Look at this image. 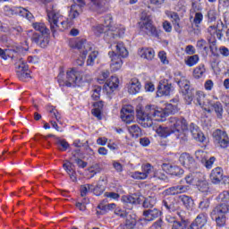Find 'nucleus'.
<instances>
[{"label":"nucleus","mask_w":229,"mask_h":229,"mask_svg":"<svg viewBox=\"0 0 229 229\" xmlns=\"http://www.w3.org/2000/svg\"><path fill=\"white\" fill-rule=\"evenodd\" d=\"M153 130L159 135V137H169L171 133H174L176 140L180 144H185L189 138L187 133L189 130L195 140L198 142H205V134L199 131L198 125L191 123L190 126L187 124V120L183 118L171 117L166 127L159 125L158 127L154 126Z\"/></svg>","instance_id":"obj_1"},{"label":"nucleus","mask_w":229,"mask_h":229,"mask_svg":"<svg viewBox=\"0 0 229 229\" xmlns=\"http://www.w3.org/2000/svg\"><path fill=\"white\" fill-rule=\"evenodd\" d=\"M91 30L96 37H101L104 33V40L109 44L115 42V38L119 37H124L126 31L123 25L112 27V16L110 15L105 19V25L97 23L92 26Z\"/></svg>","instance_id":"obj_2"},{"label":"nucleus","mask_w":229,"mask_h":229,"mask_svg":"<svg viewBox=\"0 0 229 229\" xmlns=\"http://www.w3.org/2000/svg\"><path fill=\"white\" fill-rule=\"evenodd\" d=\"M167 116L168 114L165 109L157 107L156 106H146L143 111L137 112L138 123L143 128H151L153 126V121L164 123Z\"/></svg>","instance_id":"obj_3"},{"label":"nucleus","mask_w":229,"mask_h":229,"mask_svg":"<svg viewBox=\"0 0 229 229\" xmlns=\"http://www.w3.org/2000/svg\"><path fill=\"white\" fill-rule=\"evenodd\" d=\"M177 83L182 92L186 97L185 99H188L190 102L193 101L195 105H199L201 108L206 110V112H210V109H207L212 105V100L207 98V95L203 91H196L193 94V97L191 96V83L185 79V77L181 76L177 77Z\"/></svg>","instance_id":"obj_4"},{"label":"nucleus","mask_w":229,"mask_h":229,"mask_svg":"<svg viewBox=\"0 0 229 229\" xmlns=\"http://www.w3.org/2000/svg\"><path fill=\"white\" fill-rule=\"evenodd\" d=\"M58 83L60 87H81L86 81H89L87 75H84L81 72L72 69L66 72V78L64 73H59Z\"/></svg>","instance_id":"obj_5"},{"label":"nucleus","mask_w":229,"mask_h":229,"mask_svg":"<svg viewBox=\"0 0 229 229\" xmlns=\"http://www.w3.org/2000/svg\"><path fill=\"white\" fill-rule=\"evenodd\" d=\"M112 51L108 53V56L111 60L110 70L112 72H117L123 67V58L128 56V50L123 42H119L116 45H111Z\"/></svg>","instance_id":"obj_6"},{"label":"nucleus","mask_w":229,"mask_h":229,"mask_svg":"<svg viewBox=\"0 0 229 229\" xmlns=\"http://www.w3.org/2000/svg\"><path fill=\"white\" fill-rule=\"evenodd\" d=\"M47 17L50 30L54 33H56V31H64V30H69L72 26V21L70 18L60 14L55 9L47 10Z\"/></svg>","instance_id":"obj_7"},{"label":"nucleus","mask_w":229,"mask_h":229,"mask_svg":"<svg viewBox=\"0 0 229 229\" xmlns=\"http://www.w3.org/2000/svg\"><path fill=\"white\" fill-rule=\"evenodd\" d=\"M70 47L72 49H79L81 53L80 58L76 60V65L81 67L85 64V58L89 55V51H92V44L85 39L81 40H71L69 42Z\"/></svg>","instance_id":"obj_8"},{"label":"nucleus","mask_w":229,"mask_h":229,"mask_svg":"<svg viewBox=\"0 0 229 229\" xmlns=\"http://www.w3.org/2000/svg\"><path fill=\"white\" fill-rule=\"evenodd\" d=\"M32 27L36 31H39L42 35L33 34L31 40L35 42L39 47H47V44H49V30L46 27L44 22H34L32 23Z\"/></svg>","instance_id":"obj_9"},{"label":"nucleus","mask_w":229,"mask_h":229,"mask_svg":"<svg viewBox=\"0 0 229 229\" xmlns=\"http://www.w3.org/2000/svg\"><path fill=\"white\" fill-rule=\"evenodd\" d=\"M228 212L229 205H218L211 212V219L216 221L217 226H225Z\"/></svg>","instance_id":"obj_10"},{"label":"nucleus","mask_w":229,"mask_h":229,"mask_svg":"<svg viewBox=\"0 0 229 229\" xmlns=\"http://www.w3.org/2000/svg\"><path fill=\"white\" fill-rule=\"evenodd\" d=\"M140 31L150 37L157 36V28L153 26L151 16L146 13H142L140 21L139 22Z\"/></svg>","instance_id":"obj_11"},{"label":"nucleus","mask_w":229,"mask_h":229,"mask_svg":"<svg viewBox=\"0 0 229 229\" xmlns=\"http://www.w3.org/2000/svg\"><path fill=\"white\" fill-rule=\"evenodd\" d=\"M154 172V168L151 165L146 164L141 165V172L136 171L130 174L131 178L134 180H146L149 174Z\"/></svg>","instance_id":"obj_12"},{"label":"nucleus","mask_w":229,"mask_h":229,"mask_svg":"<svg viewBox=\"0 0 229 229\" xmlns=\"http://www.w3.org/2000/svg\"><path fill=\"white\" fill-rule=\"evenodd\" d=\"M173 85L167 82V80H161L157 91V98H162V96H171L173 94Z\"/></svg>","instance_id":"obj_13"},{"label":"nucleus","mask_w":229,"mask_h":229,"mask_svg":"<svg viewBox=\"0 0 229 229\" xmlns=\"http://www.w3.org/2000/svg\"><path fill=\"white\" fill-rule=\"evenodd\" d=\"M215 142L219 144L220 148H226L229 146L228 134L221 130H216L213 132Z\"/></svg>","instance_id":"obj_14"},{"label":"nucleus","mask_w":229,"mask_h":229,"mask_svg":"<svg viewBox=\"0 0 229 229\" xmlns=\"http://www.w3.org/2000/svg\"><path fill=\"white\" fill-rule=\"evenodd\" d=\"M208 222V216L205 213H200L190 225V229H205L207 223Z\"/></svg>","instance_id":"obj_15"},{"label":"nucleus","mask_w":229,"mask_h":229,"mask_svg":"<svg viewBox=\"0 0 229 229\" xmlns=\"http://www.w3.org/2000/svg\"><path fill=\"white\" fill-rule=\"evenodd\" d=\"M179 162L183 167H185V169H194V167H196V161L189 153L181 154L179 157Z\"/></svg>","instance_id":"obj_16"},{"label":"nucleus","mask_w":229,"mask_h":229,"mask_svg":"<svg viewBox=\"0 0 229 229\" xmlns=\"http://www.w3.org/2000/svg\"><path fill=\"white\" fill-rule=\"evenodd\" d=\"M74 4L71 6V10L69 13V19L72 21L80 17V12L81 10V6L85 5L84 0H73Z\"/></svg>","instance_id":"obj_17"},{"label":"nucleus","mask_w":229,"mask_h":229,"mask_svg":"<svg viewBox=\"0 0 229 229\" xmlns=\"http://www.w3.org/2000/svg\"><path fill=\"white\" fill-rule=\"evenodd\" d=\"M189 191V186L179 184L177 186H173L164 191L165 196H174V194H183Z\"/></svg>","instance_id":"obj_18"},{"label":"nucleus","mask_w":229,"mask_h":229,"mask_svg":"<svg viewBox=\"0 0 229 229\" xmlns=\"http://www.w3.org/2000/svg\"><path fill=\"white\" fill-rule=\"evenodd\" d=\"M161 167L165 173L172 174L173 176H182L184 173L183 169L176 165L173 166L168 164H163Z\"/></svg>","instance_id":"obj_19"},{"label":"nucleus","mask_w":229,"mask_h":229,"mask_svg":"<svg viewBox=\"0 0 229 229\" xmlns=\"http://www.w3.org/2000/svg\"><path fill=\"white\" fill-rule=\"evenodd\" d=\"M118 88H119V78L115 76H112L104 85V89L107 92V94H110L114 90H117Z\"/></svg>","instance_id":"obj_20"},{"label":"nucleus","mask_w":229,"mask_h":229,"mask_svg":"<svg viewBox=\"0 0 229 229\" xmlns=\"http://www.w3.org/2000/svg\"><path fill=\"white\" fill-rule=\"evenodd\" d=\"M162 214V212L158 211V209L157 208H153V209H148V210H145L143 212V219H140V221H147L148 223L151 222V221H155V219H157V217H160V215Z\"/></svg>","instance_id":"obj_21"},{"label":"nucleus","mask_w":229,"mask_h":229,"mask_svg":"<svg viewBox=\"0 0 229 229\" xmlns=\"http://www.w3.org/2000/svg\"><path fill=\"white\" fill-rule=\"evenodd\" d=\"M141 88L142 86L140 85V81H139L138 79H132L127 84V90L129 94H131L132 96H135V94H139V92H140Z\"/></svg>","instance_id":"obj_22"},{"label":"nucleus","mask_w":229,"mask_h":229,"mask_svg":"<svg viewBox=\"0 0 229 229\" xmlns=\"http://www.w3.org/2000/svg\"><path fill=\"white\" fill-rule=\"evenodd\" d=\"M140 58L143 60H148V62H151L155 58V50L153 48H141L138 52Z\"/></svg>","instance_id":"obj_23"},{"label":"nucleus","mask_w":229,"mask_h":229,"mask_svg":"<svg viewBox=\"0 0 229 229\" xmlns=\"http://www.w3.org/2000/svg\"><path fill=\"white\" fill-rule=\"evenodd\" d=\"M223 168L222 167H216L214 168L210 174V180L213 183H219L221 180H223Z\"/></svg>","instance_id":"obj_24"},{"label":"nucleus","mask_w":229,"mask_h":229,"mask_svg":"<svg viewBox=\"0 0 229 229\" xmlns=\"http://www.w3.org/2000/svg\"><path fill=\"white\" fill-rule=\"evenodd\" d=\"M205 74H207V68H205V64H199L193 69V78H195V80H201L205 78Z\"/></svg>","instance_id":"obj_25"},{"label":"nucleus","mask_w":229,"mask_h":229,"mask_svg":"<svg viewBox=\"0 0 229 229\" xmlns=\"http://www.w3.org/2000/svg\"><path fill=\"white\" fill-rule=\"evenodd\" d=\"M221 28H223V22H220V24H218L216 27L210 26L208 29V31L213 37H216V38H218V40H223V33H221Z\"/></svg>","instance_id":"obj_26"},{"label":"nucleus","mask_w":229,"mask_h":229,"mask_svg":"<svg viewBox=\"0 0 229 229\" xmlns=\"http://www.w3.org/2000/svg\"><path fill=\"white\" fill-rule=\"evenodd\" d=\"M122 201L127 205H138L142 199L140 197H137V195H125L122 197Z\"/></svg>","instance_id":"obj_27"},{"label":"nucleus","mask_w":229,"mask_h":229,"mask_svg":"<svg viewBox=\"0 0 229 229\" xmlns=\"http://www.w3.org/2000/svg\"><path fill=\"white\" fill-rule=\"evenodd\" d=\"M17 68L19 69L20 72H21V76L23 78H31V76H30V70H28V64H26L22 59H21L18 63Z\"/></svg>","instance_id":"obj_28"},{"label":"nucleus","mask_w":229,"mask_h":229,"mask_svg":"<svg viewBox=\"0 0 229 229\" xmlns=\"http://www.w3.org/2000/svg\"><path fill=\"white\" fill-rule=\"evenodd\" d=\"M201 178V174L199 173H192L189 174L185 177V182L188 183V185H196L198 183V181Z\"/></svg>","instance_id":"obj_29"},{"label":"nucleus","mask_w":229,"mask_h":229,"mask_svg":"<svg viewBox=\"0 0 229 229\" xmlns=\"http://www.w3.org/2000/svg\"><path fill=\"white\" fill-rule=\"evenodd\" d=\"M210 108H214L218 119L223 117V105H221L220 102L212 101V105H209V106L207 107V110H210Z\"/></svg>","instance_id":"obj_30"},{"label":"nucleus","mask_w":229,"mask_h":229,"mask_svg":"<svg viewBox=\"0 0 229 229\" xmlns=\"http://www.w3.org/2000/svg\"><path fill=\"white\" fill-rule=\"evenodd\" d=\"M128 131L133 139H139L142 135V130L138 124H132L128 127Z\"/></svg>","instance_id":"obj_31"},{"label":"nucleus","mask_w":229,"mask_h":229,"mask_svg":"<svg viewBox=\"0 0 229 229\" xmlns=\"http://www.w3.org/2000/svg\"><path fill=\"white\" fill-rule=\"evenodd\" d=\"M195 185L198 186V189L200 191V192H207V191H208V182H207V180H205L203 174H201L199 181H197V184Z\"/></svg>","instance_id":"obj_32"},{"label":"nucleus","mask_w":229,"mask_h":229,"mask_svg":"<svg viewBox=\"0 0 229 229\" xmlns=\"http://www.w3.org/2000/svg\"><path fill=\"white\" fill-rule=\"evenodd\" d=\"M199 62V55H190L186 57V59L184 60V64L188 67H194V65H197Z\"/></svg>","instance_id":"obj_33"},{"label":"nucleus","mask_w":229,"mask_h":229,"mask_svg":"<svg viewBox=\"0 0 229 229\" xmlns=\"http://www.w3.org/2000/svg\"><path fill=\"white\" fill-rule=\"evenodd\" d=\"M165 15L166 17H168V19H171L174 26H177V28H180V17L176 13L165 11Z\"/></svg>","instance_id":"obj_34"},{"label":"nucleus","mask_w":229,"mask_h":229,"mask_svg":"<svg viewBox=\"0 0 229 229\" xmlns=\"http://www.w3.org/2000/svg\"><path fill=\"white\" fill-rule=\"evenodd\" d=\"M104 180H99L98 183L97 184L96 187L92 185V190L91 192L95 194V196H101L103 192H105V186L103 185Z\"/></svg>","instance_id":"obj_35"},{"label":"nucleus","mask_w":229,"mask_h":229,"mask_svg":"<svg viewBox=\"0 0 229 229\" xmlns=\"http://www.w3.org/2000/svg\"><path fill=\"white\" fill-rule=\"evenodd\" d=\"M89 57L87 60V65H94L96 58H98V51L94 50V47L91 45V50L88 52Z\"/></svg>","instance_id":"obj_36"},{"label":"nucleus","mask_w":229,"mask_h":229,"mask_svg":"<svg viewBox=\"0 0 229 229\" xmlns=\"http://www.w3.org/2000/svg\"><path fill=\"white\" fill-rule=\"evenodd\" d=\"M137 225V220L131 216H127L123 229H134Z\"/></svg>","instance_id":"obj_37"},{"label":"nucleus","mask_w":229,"mask_h":229,"mask_svg":"<svg viewBox=\"0 0 229 229\" xmlns=\"http://www.w3.org/2000/svg\"><path fill=\"white\" fill-rule=\"evenodd\" d=\"M217 199L221 203L220 205H229V191L220 193Z\"/></svg>","instance_id":"obj_38"},{"label":"nucleus","mask_w":229,"mask_h":229,"mask_svg":"<svg viewBox=\"0 0 229 229\" xmlns=\"http://www.w3.org/2000/svg\"><path fill=\"white\" fill-rule=\"evenodd\" d=\"M180 199L186 208H192L194 207V200H192V199H191L189 196L182 195L180 197Z\"/></svg>","instance_id":"obj_39"},{"label":"nucleus","mask_w":229,"mask_h":229,"mask_svg":"<svg viewBox=\"0 0 229 229\" xmlns=\"http://www.w3.org/2000/svg\"><path fill=\"white\" fill-rule=\"evenodd\" d=\"M157 199L155 197H148L143 201V207L145 208H151V207H155Z\"/></svg>","instance_id":"obj_40"},{"label":"nucleus","mask_w":229,"mask_h":229,"mask_svg":"<svg viewBox=\"0 0 229 229\" xmlns=\"http://www.w3.org/2000/svg\"><path fill=\"white\" fill-rule=\"evenodd\" d=\"M91 3L94 6L93 10L101 13L100 10H102L103 6H105V0H91Z\"/></svg>","instance_id":"obj_41"},{"label":"nucleus","mask_w":229,"mask_h":229,"mask_svg":"<svg viewBox=\"0 0 229 229\" xmlns=\"http://www.w3.org/2000/svg\"><path fill=\"white\" fill-rule=\"evenodd\" d=\"M97 208L98 209L97 210V216H103V214L107 213V204H105V201L100 202Z\"/></svg>","instance_id":"obj_42"},{"label":"nucleus","mask_w":229,"mask_h":229,"mask_svg":"<svg viewBox=\"0 0 229 229\" xmlns=\"http://www.w3.org/2000/svg\"><path fill=\"white\" fill-rule=\"evenodd\" d=\"M180 108L178 107V105H173V104H168L166 105L165 111L167 113V115L169 114H176Z\"/></svg>","instance_id":"obj_43"},{"label":"nucleus","mask_w":229,"mask_h":229,"mask_svg":"<svg viewBox=\"0 0 229 229\" xmlns=\"http://www.w3.org/2000/svg\"><path fill=\"white\" fill-rule=\"evenodd\" d=\"M122 121L123 123H126V124H131V123H133L135 121V113H132L131 114H124V115H120Z\"/></svg>","instance_id":"obj_44"},{"label":"nucleus","mask_w":229,"mask_h":229,"mask_svg":"<svg viewBox=\"0 0 229 229\" xmlns=\"http://www.w3.org/2000/svg\"><path fill=\"white\" fill-rule=\"evenodd\" d=\"M88 192H92V184H84L81 186V196H87Z\"/></svg>","instance_id":"obj_45"},{"label":"nucleus","mask_w":229,"mask_h":229,"mask_svg":"<svg viewBox=\"0 0 229 229\" xmlns=\"http://www.w3.org/2000/svg\"><path fill=\"white\" fill-rule=\"evenodd\" d=\"M135 114V110L131 106H124L121 110V115H130Z\"/></svg>","instance_id":"obj_46"},{"label":"nucleus","mask_w":229,"mask_h":229,"mask_svg":"<svg viewBox=\"0 0 229 229\" xmlns=\"http://www.w3.org/2000/svg\"><path fill=\"white\" fill-rule=\"evenodd\" d=\"M172 229H191V227H189L187 225V223H185V222L174 221Z\"/></svg>","instance_id":"obj_47"},{"label":"nucleus","mask_w":229,"mask_h":229,"mask_svg":"<svg viewBox=\"0 0 229 229\" xmlns=\"http://www.w3.org/2000/svg\"><path fill=\"white\" fill-rule=\"evenodd\" d=\"M195 157L197 160H199L200 162H205L207 160V152L203 150H198L195 152Z\"/></svg>","instance_id":"obj_48"},{"label":"nucleus","mask_w":229,"mask_h":229,"mask_svg":"<svg viewBox=\"0 0 229 229\" xmlns=\"http://www.w3.org/2000/svg\"><path fill=\"white\" fill-rule=\"evenodd\" d=\"M19 13L20 15H21V17H26V19H28V21H31V19H33V14H31V13H30V11L20 7L19 8Z\"/></svg>","instance_id":"obj_49"},{"label":"nucleus","mask_w":229,"mask_h":229,"mask_svg":"<svg viewBox=\"0 0 229 229\" xmlns=\"http://www.w3.org/2000/svg\"><path fill=\"white\" fill-rule=\"evenodd\" d=\"M50 114H51L52 117H54V119H55L57 121V123L62 124V122H61L62 114H60V113L58 112V110H56V108L52 107L50 109Z\"/></svg>","instance_id":"obj_50"},{"label":"nucleus","mask_w":229,"mask_h":229,"mask_svg":"<svg viewBox=\"0 0 229 229\" xmlns=\"http://www.w3.org/2000/svg\"><path fill=\"white\" fill-rule=\"evenodd\" d=\"M201 22H203V13H195V16L193 18L192 23L195 24V26H199Z\"/></svg>","instance_id":"obj_51"},{"label":"nucleus","mask_w":229,"mask_h":229,"mask_svg":"<svg viewBox=\"0 0 229 229\" xmlns=\"http://www.w3.org/2000/svg\"><path fill=\"white\" fill-rule=\"evenodd\" d=\"M158 58L164 65L169 64V60L167 59V54L165 52L160 51L158 53Z\"/></svg>","instance_id":"obj_52"},{"label":"nucleus","mask_w":229,"mask_h":229,"mask_svg":"<svg viewBox=\"0 0 229 229\" xmlns=\"http://www.w3.org/2000/svg\"><path fill=\"white\" fill-rule=\"evenodd\" d=\"M63 167L64 169V171H66V173L68 174H70L71 173H73L74 171V165H72V163L66 161Z\"/></svg>","instance_id":"obj_53"},{"label":"nucleus","mask_w":229,"mask_h":229,"mask_svg":"<svg viewBox=\"0 0 229 229\" xmlns=\"http://www.w3.org/2000/svg\"><path fill=\"white\" fill-rule=\"evenodd\" d=\"M153 176L154 178H157V180H167V176L163 170L155 171Z\"/></svg>","instance_id":"obj_54"},{"label":"nucleus","mask_w":229,"mask_h":229,"mask_svg":"<svg viewBox=\"0 0 229 229\" xmlns=\"http://www.w3.org/2000/svg\"><path fill=\"white\" fill-rule=\"evenodd\" d=\"M105 198H109V199H114V201H117L121 196L116 192L107 191L104 193Z\"/></svg>","instance_id":"obj_55"},{"label":"nucleus","mask_w":229,"mask_h":229,"mask_svg":"<svg viewBox=\"0 0 229 229\" xmlns=\"http://www.w3.org/2000/svg\"><path fill=\"white\" fill-rule=\"evenodd\" d=\"M101 94V87H96L91 94V98L92 99H94L95 101H98V99H99V96Z\"/></svg>","instance_id":"obj_56"},{"label":"nucleus","mask_w":229,"mask_h":229,"mask_svg":"<svg viewBox=\"0 0 229 229\" xmlns=\"http://www.w3.org/2000/svg\"><path fill=\"white\" fill-rule=\"evenodd\" d=\"M216 15H217V13L216 12V10H209V11L208 12V22H214V21H216Z\"/></svg>","instance_id":"obj_57"},{"label":"nucleus","mask_w":229,"mask_h":229,"mask_svg":"<svg viewBox=\"0 0 229 229\" xmlns=\"http://www.w3.org/2000/svg\"><path fill=\"white\" fill-rule=\"evenodd\" d=\"M89 173H91V174H98V173H100L101 171V168L99 167V165L98 164H95L93 165H91L89 168Z\"/></svg>","instance_id":"obj_58"},{"label":"nucleus","mask_w":229,"mask_h":229,"mask_svg":"<svg viewBox=\"0 0 229 229\" xmlns=\"http://www.w3.org/2000/svg\"><path fill=\"white\" fill-rule=\"evenodd\" d=\"M214 162H216V157H210L208 160H207L206 158V160L202 164H204L207 169H212Z\"/></svg>","instance_id":"obj_59"},{"label":"nucleus","mask_w":229,"mask_h":229,"mask_svg":"<svg viewBox=\"0 0 229 229\" xmlns=\"http://www.w3.org/2000/svg\"><path fill=\"white\" fill-rule=\"evenodd\" d=\"M197 47L198 49H204V51H206V49L208 47V44L205 41V39H200L197 41Z\"/></svg>","instance_id":"obj_60"},{"label":"nucleus","mask_w":229,"mask_h":229,"mask_svg":"<svg viewBox=\"0 0 229 229\" xmlns=\"http://www.w3.org/2000/svg\"><path fill=\"white\" fill-rule=\"evenodd\" d=\"M191 5L193 10L199 12L201 10V0H191Z\"/></svg>","instance_id":"obj_61"},{"label":"nucleus","mask_w":229,"mask_h":229,"mask_svg":"<svg viewBox=\"0 0 229 229\" xmlns=\"http://www.w3.org/2000/svg\"><path fill=\"white\" fill-rule=\"evenodd\" d=\"M185 53H186V55H189L190 56H191V55H196V48L192 45H188L185 47Z\"/></svg>","instance_id":"obj_62"},{"label":"nucleus","mask_w":229,"mask_h":229,"mask_svg":"<svg viewBox=\"0 0 229 229\" xmlns=\"http://www.w3.org/2000/svg\"><path fill=\"white\" fill-rule=\"evenodd\" d=\"M205 90L210 91L214 89V81L212 80H207L204 83Z\"/></svg>","instance_id":"obj_63"},{"label":"nucleus","mask_w":229,"mask_h":229,"mask_svg":"<svg viewBox=\"0 0 229 229\" xmlns=\"http://www.w3.org/2000/svg\"><path fill=\"white\" fill-rule=\"evenodd\" d=\"M219 53L222 56H225V58H227L229 56V49L226 47H219Z\"/></svg>","instance_id":"obj_64"}]
</instances>
